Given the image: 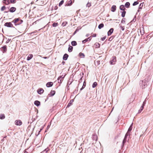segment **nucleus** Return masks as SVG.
<instances>
[{
	"mask_svg": "<svg viewBox=\"0 0 153 153\" xmlns=\"http://www.w3.org/2000/svg\"><path fill=\"white\" fill-rule=\"evenodd\" d=\"M116 58L115 56L112 57V59L110 61V63L111 65L114 64L116 62Z\"/></svg>",
	"mask_w": 153,
	"mask_h": 153,
	"instance_id": "obj_1",
	"label": "nucleus"
},
{
	"mask_svg": "<svg viewBox=\"0 0 153 153\" xmlns=\"http://www.w3.org/2000/svg\"><path fill=\"white\" fill-rule=\"evenodd\" d=\"M4 25L8 27H12L13 26L12 24L10 22L6 23L4 24Z\"/></svg>",
	"mask_w": 153,
	"mask_h": 153,
	"instance_id": "obj_2",
	"label": "nucleus"
},
{
	"mask_svg": "<svg viewBox=\"0 0 153 153\" xmlns=\"http://www.w3.org/2000/svg\"><path fill=\"white\" fill-rule=\"evenodd\" d=\"M15 124L17 125L20 126L22 124V122L21 120H16L15 121Z\"/></svg>",
	"mask_w": 153,
	"mask_h": 153,
	"instance_id": "obj_3",
	"label": "nucleus"
},
{
	"mask_svg": "<svg viewBox=\"0 0 153 153\" xmlns=\"http://www.w3.org/2000/svg\"><path fill=\"white\" fill-rule=\"evenodd\" d=\"M53 83L52 82H50L47 83L46 84V86L48 87H49L52 86L53 85Z\"/></svg>",
	"mask_w": 153,
	"mask_h": 153,
	"instance_id": "obj_4",
	"label": "nucleus"
},
{
	"mask_svg": "<svg viewBox=\"0 0 153 153\" xmlns=\"http://www.w3.org/2000/svg\"><path fill=\"white\" fill-rule=\"evenodd\" d=\"M114 29L113 28H111L109 31L108 32V36H110L111 35L112 33L113 32Z\"/></svg>",
	"mask_w": 153,
	"mask_h": 153,
	"instance_id": "obj_5",
	"label": "nucleus"
},
{
	"mask_svg": "<svg viewBox=\"0 0 153 153\" xmlns=\"http://www.w3.org/2000/svg\"><path fill=\"white\" fill-rule=\"evenodd\" d=\"M37 92L39 94H41L44 92V90L42 88H40L38 90Z\"/></svg>",
	"mask_w": 153,
	"mask_h": 153,
	"instance_id": "obj_6",
	"label": "nucleus"
},
{
	"mask_svg": "<svg viewBox=\"0 0 153 153\" xmlns=\"http://www.w3.org/2000/svg\"><path fill=\"white\" fill-rule=\"evenodd\" d=\"M40 102L38 100H36L34 102V104L37 106H39L40 105Z\"/></svg>",
	"mask_w": 153,
	"mask_h": 153,
	"instance_id": "obj_7",
	"label": "nucleus"
},
{
	"mask_svg": "<svg viewBox=\"0 0 153 153\" xmlns=\"http://www.w3.org/2000/svg\"><path fill=\"white\" fill-rule=\"evenodd\" d=\"M64 77V76H60L58 78V82L61 83L62 81L63 80V78Z\"/></svg>",
	"mask_w": 153,
	"mask_h": 153,
	"instance_id": "obj_8",
	"label": "nucleus"
},
{
	"mask_svg": "<svg viewBox=\"0 0 153 153\" xmlns=\"http://www.w3.org/2000/svg\"><path fill=\"white\" fill-rule=\"evenodd\" d=\"M116 7L115 5H113L112 6L111 8V11L114 12L116 10Z\"/></svg>",
	"mask_w": 153,
	"mask_h": 153,
	"instance_id": "obj_9",
	"label": "nucleus"
},
{
	"mask_svg": "<svg viewBox=\"0 0 153 153\" xmlns=\"http://www.w3.org/2000/svg\"><path fill=\"white\" fill-rule=\"evenodd\" d=\"M16 8L12 7L10 9V11L11 12H13L16 11Z\"/></svg>",
	"mask_w": 153,
	"mask_h": 153,
	"instance_id": "obj_10",
	"label": "nucleus"
},
{
	"mask_svg": "<svg viewBox=\"0 0 153 153\" xmlns=\"http://www.w3.org/2000/svg\"><path fill=\"white\" fill-rule=\"evenodd\" d=\"M55 93V92L54 91H51L50 92V93L49 94V96H52L54 95Z\"/></svg>",
	"mask_w": 153,
	"mask_h": 153,
	"instance_id": "obj_11",
	"label": "nucleus"
},
{
	"mask_svg": "<svg viewBox=\"0 0 153 153\" xmlns=\"http://www.w3.org/2000/svg\"><path fill=\"white\" fill-rule=\"evenodd\" d=\"M68 57V55L67 54H65L63 57V59L64 60H66L67 59Z\"/></svg>",
	"mask_w": 153,
	"mask_h": 153,
	"instance_id": "obj_12",
	"label": "nucleus"
},
{
	"mask_svg": "<svg viewBox=\"0 0 153 153\" xmlns=\"http://www.w3.org/2000/svg\"><path fill=\"white\" fill-rule=\"evenodd\" d=\"M33 57V55L32 54H29L27 58V60L28 61L30 60Z\"/></svg>",
	"mask_w": 153,
	"mask_h": 153,
	"instance_id": "obj_13",
	"label": "nucleus"
},
{
	"mask_svg": "<svg viewBox=\"0 0 153 153\" xmlns=\"http://www.w3.org/2000/svg\"><path fill=\"white\" fill-rule=\"evenodd\" d=\"M132 125H133V123H132L131 125L130 126L129 128L128 129V131H127V134H128V133L130 132L131 131V130L132 129Z\"/></svg>",
	"mask_w": 153,
	"mask_h": 153,
	"instance_id": "obj_14",
	"label": "nucleus"
},
{
	"mask_svg": "<svg viewBox=\"0 0 153 153\" xmlns=\"http://www.w3.org/2000/svg\"><path fill=\"white\" fill-rule=\"evenodd\" d=\"M120 10H122L123 11L125 10L126 9V8H125L124 5H123L120 6Z\"/></svg>",
	"mask_w": 153,
	"mask_h": 153,
	"instance_id": "obj_15",
	"label": "nucleus"
},
{
	"mask_svg": "<svg viewBox=\"0 0 153 153\" xmlns=\"http://www.w3.org/2000/svg\"><path fill=\"white\" fill-rule=\"evenodd\" d=\"M2 51L3 52H5L7 51V48L6 46H4L1 48Z\"/></svg>",
	"mask_w": 153,
	"mask_h": 153,
	"instance_id": "obj_16",
	"label": "nucleus"
},
{
	"mask_svg": "<svg viewBox=\"0 0 153 153\" xmlns=\"http://www.w3.org/2000/svg\"><path fill=\"white\" fill-rule=\"evenodd\" d=\"M5 118V116L3 114H0V119L2 120L4 119Z\"/></svg>",
	"mask_w": 153,
	"mask_h": 153,
	"instance_id": "obj_17",
	"label": "nucleus"
},
{
	"mask_svg": "<svg viewBox=\"0 0 153 153\" xmlns=\"http://www.w3.org/2000/svg\"><path fill=\"white\" fill-rule=\"evenodd\" d=\"M3 3L6 4H8L9 3V0H4L3 1Z\"/></svg>",
	"mask_w": 153,
	"mask_h": 153,
	"instance_id": "obj_18",
	"label": "nucleus"
},
{
	"mask_svg": "<svg viewBox=\"0 0 153 153\" xmlns=\"http://www.w3.org/2000/svg\"><path fill=\"white\" fill-rule=\"evenodd\" d=\"M94 45L95 46V48H98L100 46V44L98 43L97 42Z\"/></svg>",
	"mask_w": 153,
	"mask_h": 153,
	"instance_id": "obj_19",
	"label": "nucleus"
},
{
	"mask_svg": "<svg viewBox=\"0 0 153 153\" xmlns=\"http://www.w3.org/2000/svg\"><path fill=\"white\" fill-rule=\"evenodd\" d=\"M130 4L129 2H127L125 4V7L127 8H128L129 7Z\"/></svg>",
	"mask_w": 153,
	"mask_h": 153,
	"instance_id": "obj_20",
	"label": "nucleus"
},
{
	"mask_svg": "<svg viewBox=\"0 0 153 153\" xmlns=\"http://www.w3.org/2000/svg\"><path fill=\"white\" fill-rule=\"evenodd\" d=\"M73 47L71 46L69 47L68 48V51L69 52H71L73 50Z\"/></svg>",
	"mask_w": 153,
	"mask_h": 153,
	"instance_id": "obj_21",
	"label": "nucleus"
},
{
	"mask_svg": "<svg viewBox=\"0 0 153 153\" xmlns=\"http://www.w3.org/2000/svg\"><path fill=\"white\" fill-rule=\"evenodd\" d=\"M71 43L73 46H75L77 45V43L75 41H72Z\"/></svg>",
	"mask_w": 153,
	"mask_h": 153,
	"instance_id": "obj_22",
	"label": "nucleus"
},
{
	"mask_svg": "<svg viewBox=\"0 0 153 153\" xmlns=\"http://www.w3.org/2000/svg\"><path fill=\"white\" fill-rule=\"evenodd\" d=\"M126 13V11L125 10L123 11L122 13L121 16L122 17H124Z\"/></svg>",
	"mask_w": 153,
	"mask_h": 153,
	"instance_id": "obj_23",
	"label": "nucleus"
},
{
	"mask_svg": "<svg viewBox=\"0 0 153 153\" xmlns=\"http://www.w3.org/2000/svg\"><path fill=\"white\" fill-rule=\"evenodd\" d=\"M73 101H74L73 100H71L70 101V102L68 104V106L69 107V106H70V105L71 104V103L72 102H73Z\"/></svg>",
	"mask_w": 153,
	"mask_h": 153,
	"instance_id": "obj_24",
	"label": "nucleus"
},
{
	"mask_svg": "<svg viewBox=\"0 0 153 153\" xmlns=\"http://www.w3.org/2000/svg\"><path fill=\"white\" fill-rule=\"evenodd\" d=\"M97 85V83L96 82H94L92 85V87L94 88Z\"/></svg>",
	"mask_w": 153,
	"mask_h": 153,
	"instance_id": "obj_25",
	"label": "nucleus"
},
{
	"mask_svg": "<svg viewBox=\"0 0 153 153\" xmlns=\"http://www.w3.org/2000/svg\"><path fill=\"white\" fill-rule=\"evenodd\" d=\"M104 26V25L103 24H100L98 26V28L100 29L102 27Z\"/></svg>",
	"mask_w": 153,
	"mask_h": 153,
	"instance_id": "obj_26",
	"label": "nucleus"
},
{
	"mask_svg": "<svg viewBox=\"0 0 153 153\" xmlns=\"http://www.w3.org/2000/svg\"><path fill=\"white\" fill-rule=\"evenodd\" d=\"M143 106H141L140 108V109L139 110L138 113H140L141 112V111L143 110Z\"/></svg>",
	"mask_w": 153,
	"mask_h": 153,
	"instance_id": "obj_27",
	"label": "nucleus"
},
{
	"mask_svg": "<svg viewBox=\"0 0 153 153\" xmlns=\"http://www.w3.org/2000/svg\"><path fill=\"white\" fill-rule=\"evenodd\" d=\"M79 56L83 58L85 56V55L83 53H79Z\"/></svg>",
	"mask_w": 153,
	"mask_h": 153,
	"instance_id": "obj_28",
	"label": "nucleus"
},
{
	"mask_svg": "<svg viewBox=\"0 0 153 153\" xmlns=\"http://www.w3.org/2000/svg\"><path fill=\"white\" fill-rule=\"evenodd\" d=\"M72 4V1L71 0L70 1L68 4L66 5L67 6H70Z\"/></svg>",
	"mask_w": 153,
	"mask_h": 153,
	"instance_id": "obj_29",
	"label": "nucleus"
},
{
	"mask_svg": "<svg viewBox=\"0 0 153 153\" xmlns=\"http://www.w3.org/2000/svg\"><path fill=\"white\" fill-rule=\"evenodd\" d=\"M138 3H139V2L138 1H135L133 4V6L136 5L138 4Z\"/></svg>",
	"mask_w": 153,
	"mask_h": 153,
	"instance_id": "obj_30",
	"label": "nucleus"
},
{
	"mask_svg": "<svg viewBox=\"0 0 153 153\" xmlns=\"http://www.w3.org/2000/svg\"><path fill=\"white\" fill-rule=\"evenodd\" d=\"M91 6V3L88 2L86 4V7H89Z\"/></svg>",
	"mask_w": 153,
	"mask_h": 153,
	"instance_id": "obj_31",
	"label": "nucleus"
},
{
	"mask_svg": "<svg viewBox=\"0 0 153 153\" xmlns=\"http://www.w3.org/2000/svg\"><path fill=\"white\" fill-rule=\"evenodd\" d=\"M58 25V24L57 23H54L53 24V27H56Z\"/></svg>",
	"mask_w": 153,
	"mask_h": 153,
	"instance_id": "obj_32",
	"label": "nucleus"
},
{
	"mask_svg": "<svg viewBox=\"0 0 153 153\" xmlns=\"http://www.w3.org/2000/svg\"><path fill=\"white\" fill-rule=\"evenodd\" d=\"M10 3H15L16 2V0H10Z\"/></svg>",
	"mask_w": 153,
	"mask_h": 153,
	"instance_id": "obj_33",
	"label": "nucleus"
},
{
	"mask_svg": "<svg viewBox=\"0 0 153 153\" xmlns=\"http://www.w3.org/2000/svg\"><path fill=\"white\" fill-rule=\"evenodd\" d=\"M64 3V1L62 0L59 3V6H60Z\"/></svg>",
	"mask_w": 153,
	"mask_h": 153,
	"instance_id": "obj_34",
	"label": "nucleus"
},
{
	"mask_svg": "<svg viewBox=\"0 0 153 153\" xmlns=\"http://www.w3.org/2000/svg\"><path fill=\"white\" fill-rule=\"evenodd\" d=\"M5 9H6L5 7L4 6H3L1 7V10L2 11L4 10Z\"/></svg>",
	"mask_w": 153,
	"mask_h": 153,
	"instance_id": "obj_35",
	"label": "nucleus"
},
{
	"mask_svg": "<svg viewBox=\"0 0 153 153\" xmlns=\"http://www.w3.org/2000/svg\"><path fill=\"white\" fill-rule=\"evenodd\" d=\"M19 20V19L18 18L15 19L14 20V23H16Z\"/></svg>",
	"mask_w": 153,
	"mask_h": 153,
	"instance_id": "obj_36",
	"label": "nucleus"
},
{
	"mask_svg": "<svg viewBox=\"0 0 153 153\" xmlns=\"http://www.w3.org/2000/svg\"><path fill=\"white\" fill-rule=\"evenodd\" d=\"M88 41V39H85L82 41L83 43H85Z\"/></svg>",
	"mask_w": 153,
	"mask_h": 153,
	"instance_id": "obj_37",
	"label": "nucleus"
},
{
	"mask_svg": "<svg viewBox=\"0 0 153 153\" xmlns=\"http://www.w3.org/2000/svg\"><path fill=\"white\" fill-rule=\"evenodd\" d=\"M120 27L123 30H124L125 29V27L124 26H120Z\"/></svg>",
	"mask_w": 153,
	"mask_h": 153,
	"instance_id": "obj_38",
	"label": "nucleus"
},
{
	"mask_svg": "<svg viewBox=\"0 0 153 153\" xmlns=\"http://www.w3.org/2000/svg\"><path fill=\"white\" fill-rule=\"evenodd\" d=\"M143 3H141L140 5V7H139V8L140 9V8H141V7H140V6H143Z\"/></svg>",
	"mask_w": 153,
	"mask_h": 153,
	"instance_id": "obj_39",
	"label": "nucleus"
},
{
	"mask_svg": "<svg viewBox=\"0 0 153 153\" xmlns=\"http://www.w3.org/2000/svg\"><path fill=\"white\" fill-rule=\"evenodd\" d=\"M105 39V37H104L103 38H102L101 39V40H102V41H103Z\"/></svg>",
	"mask_w": 153,
	"mask_h": 153,
	"instance_id": "obj_40",
	"label": "nucleus"
},
{
	"mask_svg": "<svg viewBox=\"0 0 153 153\" xmlns=\"http://www.w3.org/2000/svg\"><path fill=\"white\" fill-rule=\"evenodd\" d=\"M145 101L143 102V106H143V107L144 106V105H145V103H146V102H145Z\"/></svg>",
	"mask_w": 153,
	"mask_h": 153,
	"instance_id": "obj_41",
	"label": "nucleus"
},
{
	"mask_svg": "<svg viewBox=\"0 0 153 153\" xmlns=\"http://www.w3.org/2000/svg\"><path fill=\"white\" fill-rule=\"evenodd\" d=\"M96 35L95 34H94L93 35V36L94 37H96Z\"/></svg>",
	"mask_w": 153,
	"mask_h": 153,
	"instance_id": "obj_42",
	"label": "nucleus"
},
{
	"mask_svg": "<svg viewBox=\"0 0 153 153\" xmlns=\"http://www.w3.org/2000/svg\"><path fill=\"white\" fill-rule=\"evenodd\" d=\"M88 36H89V35L88 34H87L86 35V37H88Z\"/></svg>",
	"mask_w": 153,
	"mask_h": 153,
	"instance_id": "obj_43",
	"label": "nucleus"
},
{
	"mask_svg": "<svg viewBox=\"0 0 153 153\" xmlns=\"http://www.w3.org/2000/svg\"><path fill=\"white\" fill-rule=\"evenodd\" d=\"M85 84V82H84V83L83 85V86L84 85V87H85V84ZM83 86H82V88H83Z\"/></svg>",
	"mask_w": 153,
	"mask_h": 153,
	"instance_id": "obj_44",
	"label": "nucleus"
},
{
	"mask_svg": "<svg viewBox=\"0 0 153 153\" xmlns=\"http://www.w3.org/2000/svg\"><path fill=\"white\" fill-rule=\"evenodd\" d=\"M87 39H89V40H90L91 39H90V37L88 38Z\"/></svg>",
	"mask_w": 153,
	"mask_h": 153,
	"instance_id": "obj_45",
	"label": "nucleus"
},
{
	"mask_svg": "<svg viewBox=\"0 0 153 153\" xmlns=\"http://www.w3.org/2000/svg\"><path fill=\"white\" fill-rule=\"evenodd\" d=\"M43 58H44L45 59H46L47 58V57H44Z\"/></svg>",
	"mask_w": 153,
	"mask_h": 153,
	"instance_id": "obj_46",
	"label": "nucleus"
},
{
	"mask_svg": "<svg viewBox=\"0 0 153 153\" xmlns=\"http://www.w3.org/2000/svg\"><path fill=\"white\" fill-rule=\"evenodd\" d=\"M65 23H65H64V25H64V26H65V25L66 24V22Z\"/></svg>",
	"mask_w": 153,
	"mask_h": 153,
	"instance_id": "obj_47",
	"label": "nucleus"
},
{
	"mask_svg": "<svg viewBox=\"0 0 153 153\" xmlns=\"http://www.w3.org/2000/svg\"><path fill=\"white\" fill-rule=\"evenodd\" d=\"M24 153H28L27 152H26V151H25V152H24Z\"/></svg>",
	"mask_w": 153,
	"mask_h": 153,
	"instance_id": "obj_48",
	"label": "nucleus"
},
{
	"mask_svg": "<svg viewBox=\"0 0 153 153\" xmlns=\"http://www.w3.org/2000/svg\"><path fill=\"white\" fill-rule=\"evenodd\" d=\"M42 130V129H40V131H39V132H40L41 131V130Z\"/></svg>",
	"mask_w": 153,
	"mask_h": 153,
	"instance_id": "obj_49",
	"label": "nucleus"
},
{
	"mask_svg": "<svg viewBox=\"0 0 153 153\" xmlns=\"http://www.w3.org/2000/svg\"><path fill=\"white\" fill-rule=\"evenodd\" d=\"M65 23V22H63V23H62V25H64V24Z\"/></svg>",
	"mask_w": 153,
	"mask_h": 153,
	"instance_id": "obj_50",
	"label": "nucleus"
},
{
	"mask_svg": "<svg viewBox=\"0 0 153 153\" xmlns=\"http://www.w3.org/2000/svg\"><path fill=\"white\" fill-rule=\"evenodd\" d=\"M76 31L74 32V33L75 34L76 33Z\"/></svg>",
	"mask_w": 153,
	"mask_h": 153,
	"instance_id": "obj_51",
	"label": "nucleus"
}]
</instances>
